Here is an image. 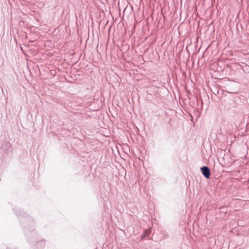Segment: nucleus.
Segmentation results:
<instances>
[{
  "label": "nucleus",
  "mask_w": 249,
  "mask_h": 249,
  "mask_svg": "<svg viewBox=\"0 0 249 249\" xmlns=\"http://www.w3.org/2000/svg\"><path fill=\"white\" fill-rule=\"evenodd\" d=\"M198 169H200V171H210V169L209 167L207 166H203L202 167H197L195 170H198Z\"/></svg>",
  "instance_id": "1"
},
{
  "label": "nucleus",
  "mask_w": 249,
  "mask_h": 249,
  "mask_svg": "<svg viewBox=\"0 0 249 249\" xmlns=\"http://www.w3.org/2000/svg\"><path fill=\"white\" fill-rule=\"evenodd\" d=\"M203 174V175L207 178H209L210 176V173L211 172H202Z\"/></svg>",
  "instance_id": "2"
}]
</instances>
